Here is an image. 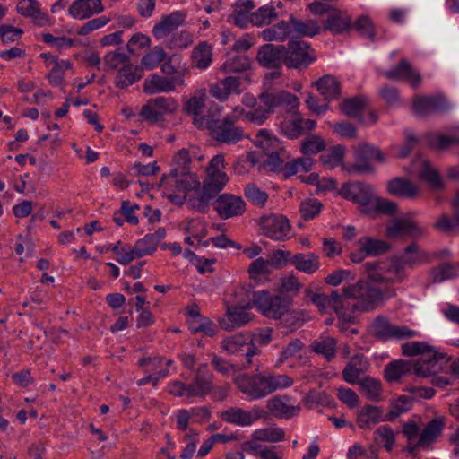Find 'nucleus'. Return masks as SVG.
<instances>
[{"instance_id":"f257e3e1","label":"nucleus","mask_w":459,"mask_h":459,"mask_svg":"<svg viewBox=\"0 0 459 459\" xmlns=\"http://www.w3.org/2000/svg\"><path fill=\"white\" fill-rule=\"evenodd\" d=\"M243 114V108L236 107L222 120L196 119V123L199 128H207L214 140L227 144H234L239 142L244 135L243 129L236 125Z\"/></svg>"},{"instance_id":"f03ea898","label":"nucleus","mask_w":459,"mask_h":459,"mask_svg":"<svg viewBox=\"0 0 459 459\" xmlns=\"http://www.w3.org/2000/svg\"><path fill=\"white\" fill-rule=\"evenodd\" d=\"M449 368L448 357L436 350L429 348L418 362L414 363V374L420 377H432V384L444 387L449 384V378L446 376H438Z\"/></svg>"},{"instance_id":"7ed1b4c3","label":"nucleus","mask_w":459,"mask_h":459,"mask_svg":"<svg viewBox=\"0 0 459 459\" xmlns=\"http://www.w3.org/2000/svg\"><path fill=\"white\" fill-rule=\"evenodd\" d=\"M247 307H255L262 315L272 319H280L290 306V299L281 294H271L268 290L252 291L247 294Z\"/></svg>"},{"instance_id":"20e7f679","label":"nucleus","mask_w":459,"mask_h":459,"mask_svg":"<svg viewBox=\"0 0 459 459\" xmlns=\"http://www.w3.org/2000/svg\"><path fill=\"white\" fill-rule=\"evenodd\" d=\"M229 181L226 173H207L202 189L188 199L187 205L199 212L205 213L209 210L210 201L218 196Z\"/></svg>"},{"instance_id":"39448f33","label":"nucleus","mask_w":459,"mask_h":459,"mask_svg":"<svg viewBox=\"0 0 459 459\" xmlns=\"http://www.w3.org/2000/svg\"><path fill=\"white\" fill-rule=\"evenodd\" d=\"M342 292L345 299H354L357 300L356 303L351 304L354 309L363 311L374 309L383 299V293L380 290L364 281H359L356 285L343 288ZM342 303L351 305L349 301H342Z\"/></svg>"},{"instance_id":"423d86ee","label":"nucleus","mask_w":459,"mask_h":459,"mask_svg":"<svg viewBox=\"0 0 459 459\" xmlns=\"http://www.w3.org/2000/svg\"><path fill=\"white\" fill-rule=\"evenodd\" d=\"M368 278L377 282L398 283L406 278V273L394 256L389 262L365 264Z\"/></svg>"},{"instance_id":"0eeeda50","label":"nucleus","mask_w":459,"mask_h":459,"mask_svg":"<svg viewBox=\"0 0 459 459\" xmlns=\"http://www.w3.org/2000/svg\"><path fill=\"white\" fill-rule=\"evenodd\" d=\"M160 184L167 192L175 190L184 194L198 190L201 186L199 178L191 170H170L161 177Z\"/></svg>"},{"instance_id":"6e6552de","label":"nucleus","mask_w":459,"mask_h":459,"mask_svg":"<svg viewBox=\"0 0 459 459\" xmlns=\"http://www.w3.org/2000/svg\"><path fill=\"white\" fill-rule=\"evenodd\" d=\"M373 161L385 163V158L377 148L362 143L355 150V162L347 165L345 169L350 174L372 173L374 171Z\"/></svg>"},{"instance_id":"1a4fd4ad","label":"nucleus","mask_w":459,"mask_h":459,"mask_svg":"<svg viewBox=\"0 0 459 459\" xmlns=\"http://www.w3.org/2000/svg\"><path fill=\"white\" fill-rule=\"evenodd\" d=\"M234 383L238 389L251 400L261 399L272 394L265 371L256 375H238L234 378Z\"/></svg>"},{"instance_id":"9d476101","label":"nucleus","mask_w":459,"mask_h":459,"mask_svg":"<svg viewBox=\"0 0 459 459\" xmlns=\"http://www.w3.org/2000/svg\"><path fill=\"white\" fill-rule=\"evenodd\" d=\"M285 65L289 68L307 67L314 60L312 47L304 40L290 39L285 46Z\"/></svg>"},{"instance_id":"9b49d317","label":"nucleus","mask_w":459,"mask_h":459,"mask_svg":"<svg viewBox=\"0 0 459 459\" xmlns=\"http://www.w3.org/2000/svg\"><path fill=\"white\" fill-rule=\"evenodd\" d=\"M178 108L172 97H157L151 99L142 107L140 115L151 123L160 121L164 116L174 113Z\"/></svg>"},{"instance_id":"f8f14e48","label":"nucleus","mask_w":459,"mask_h":459,"mask_svg":"<svg viewBox=\"0 0 459 459\" xmlns=\"http://www.w3.org/2000/svg\"><path fill=\"white\" fill-rule=\"evenodd\" d=\"M370 330L382 340H403L417 336V332L404 325H394L387 318L377 316L370 325Z\"/></svg>"},{"instance_id":"ddd939ff","label":"nucleus","mask_w":459,"mask_h":459,"mask_svg":"<svg viewBox=\"0 0 459 459\" xmlns=\"http://www.w3.org/2000/svg\"><path fill=\"white\" fill-rule=\"evenodd\" d=\"M376 192L372 186L361 182L345 184L340 190V195L359 205V210L366 214Z\"/></svg>"},{"instance_id":"4468645a","label":"nucleus","mask_w":459,"mask_h":459,"mask_svg":"<svg viewBox=\"0 0 459 459\" xmlns=\"http://www.w3.org/2000/svg\"><path fill=\"white\" fill-rule=\"evenodd\" d=\"M213 209L219 218L228 220L243 215L246 212V203L239 195L225 193L216 197Z\"/></svg>"},{"instance_id":"2eb2a0df","label":"nucleus","mask_w":459,"mask_h":459,"mask_svg":"<svg viewBox=\"0 0 459 459\" xmlns=\"http://www.w3.org/2000/svg\"><path fill=\"white\" fill-rule=\"evenodd\" d=\"M317 14L321 16L323 29L333 34L344 33L352 28L351 17L344 11L326 10L317 4Z\"/></svg>"},{"instance_id":"dca6fc26","label":"nucleus","mask_w":459,"mask_h":459,"mask_svg":"<svg viewBox=\"0 0 459 459\" xmlns=\"http://www.w3.org/2000/svg\"><path fill=\"white\" fill-rule=\"evenodd\" d=\"M264 415L263 409L254 406L250 410H244L240 407H230L221 411L219 417L226 423L236 426H250Z\"/></svg>"},{"instance_id":"f3484780","label":"nucleus","mask_w":459,"mask_h":459,"mask_svg":"<svg viewBox=\"0 0 459 459\" xmlns=\"http://www.w3.org/2000/svg\"><path fill=\"white\" fill-rule=\"evenodd\" d=\"M186 13L184 11H175L169 14L162 15L160 21L152 29L153 37L158 40L169 38L178 28L185 23Z\"/></svg>"},{"instance_id":"a211bd4d","label":"nucleus","mask_w":459,"mask_h":459,"mask_svg":"<svg viewBox=\"0 0 459 459\" xmlns=\"http://www.w3.org/2000/svg\"><path fill=\"white\" fill-rule=\"evenodd\" d=\"M264 234L274 240H285L290 238L291 225L289 220L281 214H273L262 221Z\"/></svg>"},{"instance_id":"6ab92c4d","label":"nucleus","mask_w":459,"mask_h":459,"mask_svg":"<svg viewBox=\"0 0 459 459\" xmlns=\"http://www.w3.org/2000/svg\"><path fill=\"white\" fill-rule=\"evenodd\" d=\"M413 111L418 116H427L433 112H446L450 109L447 100L441 94L417 96L413 100Z\"/></svg>"},{"instance_id":"aec40b11","label":"nucleus","mask_w":459,"mask_h":459,"mask_svg":"<svg viewBox=\"0 0 459 459\" xmlns=\"http://www.w3.org/2000/svg\"><path fill=\"white\" fill-rule=\"evenodd\" d=\"M246 308L247 303L243 307L229 306L225 316L219 319L220 327L225 331H233L247 325L254 316Z\"/></svg>"},{"instance_id":"412c9836","label":"nucleus","mask_w":459,"mask_h":459,"mask_svg":"<svg viewBox=\"0 0 459 459\" xmlns=\"http://www.w3.org/2000/svg\"><path fill=\"white\" fill-rule=\"evenodd\" d=\"M285 46L267 43L260 47L256 58L264 67L279 68L285 65Z\"/></svg>"},{"instance_id":"4be33fe9","label":"nucleus","mask_w":459,"mask_h":459,"mask_svg":"<svg viewBox=\"0 0 459 459\" xmlns=\"http://www.w3.org/2000/svg\"><path fill=\"white\" fill-rule=\"evenodd\" d=\"M314 126V120L301 117L298 112L292 114L290 117H285L279 126L281 134L290 139L298 138L302 134L311 131Z\"/></svg>"},{"instance_id":"5701e85b","label":"nucleus","mask_w":459,"mask_h":459,"mask_svg":"<svg viewBox=\"0 0 459 459\" xmlns=\"http://www.w3.org/2000/svg\"><path fill=\"white\" fill-rule=\"evenodd\" d=\"M367 104L366 98L357 96L344 100L341 104V110L344 115L354 117L362 123L373 124L377 121V116L373 112H368V117L367 119L362 117Z\"/></svg>"},{"instance_id":"b1692460","label":"nucleus","mask_w":459,"mask_h":459,"mask_svg":"<svg viewBox=\"0 0 459 459\" xmlns=\"http://www.w3.org/2000/svg\"><path fill=\"white\" fill-rule=\"evenodd\" d=\"M255 7L253 0H237L232 4L233 11L227 18L228 22L239 28H247L249 23L252 24Z\"/></svg>"},{"instance_id":"393cba45","label":"nucleus","mask_w":459,"mask_h":459,"mask_svg":"<svg viewBox=\"0 0 459 459\" xmlns=\"http://www.w3.org/2000/svg\"><path fill=\"white\" fill-rule=\"evenodd\" d=\"M423 234V230L412 220L403 217L393 221L386 228V235L396 238L403 236L419 238Z\"/></svg>"},{"instance_id":"a878e982","label":"nucleus","mask_w":459,"mask_h":459,"mask_svg":"<svg viewBox=\"0 0 459 459\" xmlns=\"http://www.w3.org/2000/svg\"><path fill=\"white\" fill-rule=\"evenodd\" d=\"M178 82H180L178 79H170L168 76L152 74L144 80L143 90L149 95L169 93L176 90L178 86Z\"/></svg>"},{"instance_id":"bb28decb","label":"nucleus","mask_w":459,"mask_h":459,"mask_svg":"<svg viewBox=\"0 0 459 459\" xmlns=\"http://www.w3.org/2000/svg\"><path fill=\"white\" fill-rule=\"evenodd\" d=\"M162 74H166L170 79H178V86L185 85V78L189 74V69L186 64L182 63V57L179 55L172 54L168 56L166 53V59H164L160 65Z\"/></svg>"},{"instance_id":"cd10ccee","label":"nucleus","mask_w":459,"mask_h":459,"mask_svg":"<svg viewBox=\"0 0 459 459\" xmlns=\"http://www.w3.org/2000/svg\"><path fill=\"white\" fill-rule=\"evenodd\" d=\"M264 103L273 108H283L288 113L295 114L299 107V100L294 94L288 91L265 92Z\"/></svg>"},{"instance_id":"c85d7f7f","label":"nucleus","mask_w":459,"mask_h":459,"mask_svg":"<svg viewBox=\"0 0 459 459\" xmlns=\"http://www.w3.org/2000/svg\"><path fill=\"white\" fill-rule=\"evenodd\" d=\"M104 11L101 0H76L68 7V13L74 19L84 20Z\"/></svg>"},{"instance_id":"c756f323","label":"nucleus","mask_w":459,"mask_h":459,"mask_svg":"<svg viewBox=\"0 0 459 459\" xmlns=\"http://www.w3.org/2000/svg\"><path fill=\"white\" fill-rule=\"evenodd\" d=\"M317 91L327 102L317 104V115L328 109V102L340 95V84L337 79L332 75H325L317 80Z\"/></svg>"},{"instance_id":"7c9ffc66","label":"nucleus","mask_w":459,"mask_h":459,"mask_svg":"<svg viewBox=\"0 0 459 459\" xmlns=\"http://www.w3.org/2000/svg\"><path fill=\"white\" fill-rule=\"evenodd\" d=\"M385 75L388 79L406 81L414 88L421 83L420 74L404 59L395 67L385 72Z\"/></svg>"},{"instance_id":"2f4dec72","label":"nucleus","mask_w":459,"mask_h":459,"mask_svg":"<svg viewBox=\"0 0 459 459\" xmlns=\"http://www.w3.org/2000/svg\"><path fill=\"white\" fill-rule=\"evenodd\" d=\"M368 359L362 354H356L342 370L343 379L351 385L357 384L360 376L368 370Z\"/></svg>"},{"instance_id":"473e14b6","label":"nucleus","mask_w":459,"mask_h":459,"mask_svg":"<svg viewBox=\"0 0 459 459\" xmlns=\"http://www.w3.org/2000/svg\"><path fill=\"white\" fill-rule=\"evenodd\" d=\"M17 13L30 18L36 24L45 26L48 23V16L41 12L37 0H20L16 6Z\"/></svg>"},{"instance_id":"72a5a7b5","label":"nucleus","mask_w":459,"mask_h":459,"mask_svg":"<svg viewBox=\"0 0 459 459\" xmlns=\"http://www.w3.org/2000/svg\"><path fill=\"white\" fill-rule=\"evenodd\" d=\"M443 427L444 423L440 419H434L428 422V424L420 434L417 442L414 444V446L410 447V451L412 452L419 447L429 446L441 434Z\"/></svg>"},{"instance_id":"f704fd0d","label":"nucleus","mask_w":459,"mask_h":459,"mask_svg":"<svg viewBox=\"0 0 459 459\" xmlns=\"http://www.w3.org/2000/svg\"><path fill=\"white\" fill-rule=\"evenodd\" d=\"M290 402L289 396H275L268 401L267 408L273 416L289 419L299 411L298 406L290 404Z\"/></svg>"},{"instance_id":"c9c22d12","label":"nucleus","mask_w":459,"mask_h":459,"mask_svg":"<svg viewBox=\"0 0 459 459\" xmlns=\"http://www.w3.org/2000/svg\"><path fill=\"white\" fill-rule=\"evenodd\" d=\"M405 271L406 268H413L428 260V255L420 250L416 243L408 246L401 255L394 256Z\"/></svg>"},{"instance_id":"e433bc0d","label":"nucleus","mask_w":459,"mask_h":459,"mask_svg":"<svg viewBox=\"0 0 459 459\" xmlns=\"http://www.w3.org/2000/svg\"><path fill=\"white\" fill-rule=\"evenodd\" d=\"M213 379L212 374L201 375V368L196 371L188 385V397H199L204 399L212 389V380Z\"/></svg>"},{"instance_id":"4c0bfd02","label":"nucleus","mask_w":459,"mask_h":459,"mask_svg":"<svg viewBox=\"0 0 459 459\" xmlns=\"http://www.w3.org/2000/svg\"><path fill=\"white\" fill-rule=\"evenodd\" d=\"M143 69L140 66L134 65L130 63L126 66L117 71L114 83L117 88L126 89L140 81L143 77Z\"/></svg>"},{"instance_id":"58836bf2","label":"nucleus","mask_w":459,"mask_h":459,"mask_svg":"<svg viewBox=\"0 0 459 459\" xmlns=\"http://www.w3.org/2000/svg\"><path fill=\"white\" fill-rule=\"evenodd\" d=\"M413 167L419 178L427 182L432 188L438 189L442 187V181L437 170L428 160L420 159L414 162Z\"/></svg>"},{"instance_id":"ea45409f","label":"nucleus","mask_w":459,"mask_h":459,"mask_svg":"<svg viewBox=\"0 0 459 459\" xmlns=\"http://www.w3.org/2000/svg\"><path fill=\"white\" fill-rule=\"evenodd\" d=\"M387 192L396 197L413 198L418 195L420 189L411 182L396 178L388 182Z\"/></svg>"},{"instance_id":"a19ab883","label":"nucleus","mask_w":459,"mask_h":459,"mask_svg":"<svg viewBox=\"0 0 459 459\" xmlns=\"http://www.w3.org/2000/svg\"><path fill=\"white\" fill-rule=\"evenodd\" d=\"M459 276V267L453 263H442L429 271V277L432 283H441L443 281L456 278Z\"/></svg>"},{"instance_id":"79ce46f5","label":"nucleus","mask_w":459,"mask_h":459,"mask_svg":"<svg viewBox=\"0 0 459 459\" xmlns=\"http://www.w3.org/2000/svg\"><path fill=\"white\" fill-rule=\"evenodd\" d=\"M260 35L264 40L268 42H283L291 36V28L290 22L286 21H280L276 24L262 30Z\"/></svg>"},{"instance_id":"37998d69","label":"nucleus","mask_w":459,"mask_h":459,"mask_svg":"<svg viewBox=\"0 0 459 459\" xmlns=\"http://www.w3.org/2000/svg\"><path fill=\"white\" fill-rule=\"evenodd\" d=\"M255 143L266 154L284 152L283 146L280 141L273 136L268 130L261 129L255 135Z\"/></svg>"},{"instance_id":"c03bdc74","label":"nucleus","mask_w":459,"mask_h":459,"mask_svg":"<svg viewBox=\"0 0 459 459\" xmlns=\"http://www.w3.org/2000/svg\"><path fill=\"white\" fill-rule=\"evenodd\" d=\"M206 92L204 90L195 91L184 106L187 114L194 116V124L197 126L196 119H211L208 117L201 116L205 104Z\"/></svg>"},{"instance_id":"a18cd8bd","label":"nucleus","mask_w":459,"mask_h":459,"mask_svg":"<svg viewBox=\"0 0 459 459\" xmlns=\"http://www.w3.org/2000/svg\"><path fill=\"white\" fill-rule=\"evenodd\" d=\"M212 46L206 41H202L195 46L192 51L191 60L193 66L204 70L212 63Z\"/></svg>"},{"instance_id":"49530a36","label":"nucleus","mask_w":459,"mask_h":459,"mask_svg":"<svg viewBox=\"0 0 459 459\" xmlns=\"http://www.w3.org/2000/svg\"><path fill=\"white\" fill-rule=\"evenodd\" d=\"M383 411L376 406L367 405L357 415V423L361 429H370L382 420Z\"/></svg>"},{"instance_id":"de8ad7c7","label":"nucleus","mask_w":459,"mask_h":459,"mask_svg":"<svg viewBox=\"0 0 459 459\" xmlns=\"http://www.w3.org/2000/svg\"><path fill=\"white\" fill-rule=\"evenodd\" d=\"M414 373V363L399 359L389 363L385 369V377L388 381H397L408 373Z\"/></svg>"},{"instance_id":"09e8293b","label":"nucleus","mask_w":459,"mask_h":459,"mask_svg":"<svg viewBox=\"0 0 459 459\" xmlns=\"http://www.w3.org/2000/svg\"><path fill=\"white\" fill-rule=\"evenodd\" d=\"M251 343L249 335L238 333L222 340L221 348L229 354H241Z\"/></svg>"},{"instance_id":"8fccbe9b","label":"nucleus","mask_w":459,"mask_h":459,"mask_svg":"<svg viewBox=\"0 0 459 459\" xmlns=\"http://www.w3.org/2000/svg\"><path fill=\"white\" fill-rule=\"evenodd\" d=\"M397 212V204L388 199L378 196L375 194L372 203L368 207L366 214L369 216H377L379 213L393 215Z\"/></svg>"},{"instance_id":"3c124183","label":"nucleus","mask_w":459,"mask_h":459,"mask_svg":"<svg viewBox=\"0 0 459 459\" xmlns=\"http://www.w3.org/2000/svg\"><path fill=\"white\" fill-rule=\"evenodd\" d=\"M264 93H262L255 108L245 113L246 118L256 125H262L269 117V115L274 112L273 107L264 103Z\"/></svg>"},{"instance_id":"603ef678","label":"nucleus","mask_w":459,"mask_h":459,"mask_svg":"<svg viewBox=\"0 0 459 459\" xmlns=\"http://www.w3.org/2000/svg\"><path fill=\"white\" fill-rule=\"evenodd\" d=\"M358 244L361 250L368 256H377L385 253L389 249V246L381 239L371 237H362L359 239Z\"/></svg>"},{"instance_id":"864d4df0","label":"nucleus","mask_w":459,"mask_h":459,"mask_svg":"<svg viewBox=\"0 0 459 459\" xmlns=\"http://www.w3.org/2000/svg\"><path fill=\"white\" fill-rule=\"evenodd\" d=\"M358 384L360 391L368 400L379 402L382 399V385L379 380L366 377L360 379Z\"/></svg>"},{"instance_id":"5fc2aeb1","label":"nucleus","mask_w":459,"mask_h":459,"mask_svg":"<svg viewBox=\"0 0 459 459\" xmlns=\"http://www.w3.org/2000/svg\"><path fill=\"white\" fill-rule=\"evenodd\" d=\"M289 22L292 36L303 38L316 35V22L312 20L301 21L291 14Z\"/></svg>"},{"instance_id":"6e6d98bb","label":"nucleus","mask_w":459,"mask_h":459,"mask_svg":"<svg viewBox=\"0 0 459 459\" xmlns=\"http://www.w3.org/2000/svg\"><path fill=\"white\" fill-rule=\"evenodd\" d=\"M188 328L192 333H203L204 335L213 337L218 333L216 325L208 317L187 320Z\"/></svg>"},{"instance_id":"4d7b16f0","label":"nucleus","mask_w":459,"mask_h":459,"mask_svg":"<svg viewBox=\"0 0 459 459\" xmlns=\"http://www.w3.org/2000/svg\"><path fill=\"white\" fill-rule=\"evenodd\" d=\"M278 14L275 11V7L271 4H266L253 12L252 24L257 27L269 25L276 20Z\"/></svg>"},{"instance_id":"13d9d810","label":"nucleus","mask_w":459,"mask_h":459,"mask_svg":"<svg viewBox=\"0 0 459 459\" xmlns=\"http://www.w3.org/2000/svg\"><path fill=\"white\" fill-rule=\"evenodd\" d=\"M314 160L310 157L298 158L284 165L283 172L286 177L296 175L299 173H307L312 169Z\"/></svg>"},{"instance_id":"bf43d9fd","label":"nucleus","mask_w":459,"mask_h":459,"mask_svg":"<svg viewBox=\"0 0 459 459\" xmlns=\"http://www.w3.org/2000/svg\"><path fill=\"white\" fill-rule=\"evenodd\" d=\"M193 35L185 30H177L169 38L165 39L164 44L169 49L186 48L193 43Z\"/></svg>"},{"instance_id":"052dcab7","label":"nucleus","mask_w":459,"mask_h":459,"mask_svg":"<svg viewBox=\"0 0 459 459\" xmlns=\"http://www.w3.org/2000/svg\"><path fill=\"white\" fill-rule=\"evenodd\" d=\"M250 66V62L246 55H235L229 56L228 59L221 66L224 73H240L247 70Z\"/></svg>"},{"instance_id":"680f3d73","label":"nucleus","mask_w":459,"mask_h":459,"mask_svg":"<svg viewBox=\"0 0 459 459\" xmlns=\"http://www.w3.org/2000/svg\"><path fill=\"white\" fill-rule=\"evenodd\" d=\"M301 287L302 284L299 281L297 277L293 274H289L281 278L278 294L287 297L291 300L293 296L299 294Z\"/></svg>"},{"instance_id":"e2e57ef3","label":"nucleus","mask_w":459,"mask_h":459,"mask_svg":"<svg viewBox=\"0 0 459 459\" xmlns=\"http://www.w3.org/2000/svg\"><path fill=\"white\" fill-rule=\"evenodd\" d=\"M344 147H342V145H336L324 152L320 156V160L326 169H331L342 163Z\"/></svg>"},{"instance_id":"0e129e2a","label":"nucleus","mask_w":459,"mask_h":459,"mask_svg":"<svg viewBox=\"0 0 459 459\" xmlns=\"http://www.w3.org/2000/svg\"><path fill=\"white\" fill-rule=\"evenodd\" d=\"M104 65L111 70L118 71L131 63L129 56L119 51H111L104 56Z\"/></svg>"},{"instance_id":"69168bd1","label":"nucleus","mask_w":459,"mask_h":459,"mask_svg":"<svg viewBox=\"0 0 459 459\" xmlns=\"http://www.w3.org/2000/svg\"><path fill=\"white\" fill-rule=\"evenodd\" d=\"M428 143L435 149L446 150L451 145L459 144V135L448 136L433 133L429 134Z\"/></svg>"},{"instance_id":"338daca9","label":"nucleus","mask_w":459,"mask_h":459,"mask_svg":"<svg viewBox=\"0 0 459 459\" xmlns=\"http://www.w3.org/2000/svg\"><path fill=\"white\" fill-rule=\"evenodd\" d=\"M376 442L383 446L386 451L391 452L394 446L395 437L392 429L388 426H380L375 431Z\"/></svg>"},{"instance_id":"774afa93","label":"nucleus","mask_w":459,"mask_h":459,"mask_svg":"<svg viewBox=\"0 0 459 459\" xmlns=\"http://www.w3.org/2000/svg\"><path fill=\"white\" fill-rule=\"evenodd\" d=\"M164 59H166L165 50L156 46L142 57L141 64L147 69H153L160 65Z\"/></svg>"}]
</instances>
